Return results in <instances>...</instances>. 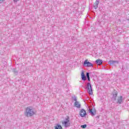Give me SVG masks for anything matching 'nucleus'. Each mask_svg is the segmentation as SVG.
Segmentation results:
<instances>
[{
    "label": "nucleus",
    "mask_w": 129,
    "mask_h": 129,
    "mask_svg": "<svg viewBox=\"0 0 129 129\" xmlns=\"http://www.w3.org/2000/svg\"><path fill=\"white\" fill-rule=\"evenodd\" d=\"M122 102V96H120L117 99V104H121Z\"/></svg>",
    "instance_id": "9d476101"
},
{
    "label": "nucleus",
    "mask_w": 129,
    "mask_h": 129,
    "mask_svg": "<svg viewBox=\"0 0 129 129\" xmlns=\"http://www.w3.org/2000/svg\"><path fill=\"white\" fill-rule=\"evenodd\" d=\"M108 63L109 65L112 66V65H114V64H115V63H116V64H118V61L112 60H109Z\"/></svg>",
    "instance_id": "1a4fd4ad"
},
{
    "label": "nucleus",
    "mask_w": 129,
    "mask_h": 129,
    "mask_svg": "<svg viewBox=\"0 0 129 129\" xmlns=\"http://www.w3.org/2000/svg\"><path fill=\"white\" fill-rule=\"evenodd\" d=\"M74 101H76V102L77 101V97L76 96L74 97Z\"/></svg>",
    "instance_id": "f3484780"
},
{
    "label": "nucleus",
    "mask_w": 129,
    "mask_h": 129,
    "mask_svg": "<svg viewBox=\"0 0 129 129\" xmlns=\"http://www.w3.org/2000/svg\"><path fill=\"white\" fill-rule=\"evenodd\" d=\"M87 127V124H86L81 125V127H82V128H86Z\"/></svg>",
    "instance_id": "dca6fc26"
},
{
    "label": "nucleus",
    "mask_w": 129,
    "mask_h": 129,
    "mask_svg": "<svg viewBox=\"0 0 129 129\" xmlns=\"http://www.w3.org/2000/svg\"><path fill=\"white\" fill-rule=\"evenodd\" d=\"M54 129H63L61 125L57 124L56 126H54Z\"/></svg>",
    "instance_id": "4468645a"
},
{
    "label": "nucleus",
    "mask_w": 129,
    "mask_h": 129,
    "mask_svg": "<svg viewBox=\"0 0 129 129\" xmlns=\"http://www.w3.org/2000/svg\"><path fill=\"white\" fill-rule=\"evenodd\" d=\"M88 110H89V113H90L92 116H93L95 115V114H96V110H95V109H94L93 110L92 109L89 108Z\"/></svg>",
    "instance_id": "423d86ee"
},
{
    "label": "nucleus",
    "mask_w": 129,
    "mask_h": 129,
    "mask_svg": "<svg viewBox=\"0 0 129 129\" xmlns=\"http://www.w3.org/2000/svg\"><path fill=\"white\" fill-rule=\"evenodd\" d=\"M86 75L87 78H88V77H89V73L87 72V73H86Z\"/></svg>",
    "instance_id": "a211bd4d"
},
{
    "label": "nucleus",
    "mask_w": 129,
    "mask_h": 129,
    "mask_svg": "<svg viewBox=\"0 0 129 129\" xmlns=\"http://www.w3.org/2000/svg\"><path fill=\"white\" fill-rule=\"evenodd\" d=\"M75 106H76V107H77L78 108H80V107H81V105L79 104V102L76 101L75 102Z\"/></svg>",
    "instance_id": "ddd939ff"
},
{
    "label": "nucleus",
    "mask_w": 129,
    "mask_h": 129,
    "mask_svg": "<svg viewBox=\"0 0 129 129\" xmlns=\"http://www.w3.org/2000/svg\"><path fill=\"white\" fill-rule=\"evenodd\" d=\"M1 1H2V0H0V2H1ZM3 1H5V0H3Z\"/></svg>",
    "instance_id": "4be33fe9"
},
{
    "label": "nucleus",
    "mask_w": 129,
    "mask_h": 129,
    "mask_svg": "<svg viewBox=\"0 0 129 129\" xmlns=\"http://www.w3.org/2000/svg\"><path fill=\"white\" fill-rule=\"evenodd\" d=\"M112 99L114 101L116 100V97H117V91L116 90H114L112 92Z\"/></svg>",
    "instance_id": "0eeeda50"
},
{
    "label": "nucleus",
    "mask_w": 129,
    "mask_h": 129,
    "mask_svg": "<svg viewBox=\"0 0 129 129\" xmlns=\"http://www.w3.org/2000/svg\"><path fill=\"white\" fill-rule=\"evenodd\" d=\"M102 59H97L95 61L96 64H97V65H102L103 63Z\"/></svg>",
    "instance_id": "f8f14e48"
},
{
    "label": "nucleus",
    "mask_w": 129,
    "mask_h": 129,
    "mask_svg": "<svg viewBox=\"0 0 129 129\" xmlns=\"http://www.w3.org/2000/svg\"><path fill=\"white\" fill-rule=\"evenodd\" d=\"M61 123L66 128L70 127L71 126V123H70V118H69V116L66 118L64 120L62 121Z\"/></svg>",
    "instance_id": "f03ea898"
},
{
    "label": "nucleus",
    "mask_w": 129,
    "mask_h": 129,
    "mask_svg": "<svg viewBox=\"0 0 129 129\" xmlns=\"http://www.w3.org/2000/svg\"><path fill=\"white\" fill-rule=\"evenodd\" d=\"M83 66H84V67H93V64L89 62L88 59H86L83 62Z\"/></svg>",
    "instance_id": "20e7f679"
},
{
    "label": "nucleus",
    "mask_w": 129,
    "mask_h": 129,
    "mask_svg": "<svg viewBox=\"0 0 129 129\" xmlns=\"http://www.w3.org/2000/svg\"><path fill=\"white\" fill-rule=\"evenodd\" d=\"M97 117H98V118H99V116H97Z\"/></svg>",
    "instance_id": "412c9836"
},
{
    "label": "nucleus",
    "mask_w": 129,
    "mask_h": 129,
    "mask_svg": "<svg viewBox=\"0 0 129 129\" xmlns=\"http://www.w3.org/2000/svg\"><path fill=\"white\" fill-rule=\"evenodd\" d=\"M81 76L82 80H83V81H85V80H86V76H85V74H84V72L83 71H82L81 73Z\"/></svg>",
    "instance_id": "6e6552de"
},
{
    "label": "nucleus",
    "mask_w": 129,
    "mask_h": 129,
    "mask_svg": "<svg viewBox=\"0 0 129 129\" xmlns=\"http://www.w3.org/2000/svg\"><path fill=\"white\" fill-rule=\"evenodd\" d=\"M24 114L27 117L33 116L35 114V110L32 107H27L24 111Z\"/></svg>",
    "instance_id": "f257e3e1"
},
{
    "label": "nucleus",
    "mask_w": 129,
    "mask_h": 129,
    "mask_svg": "<svg viewBox=\"0 0 129 129\" xmlns=\"http://www.w3.org/2000/svg\"><path fill=\"white\" fill-rule=\"evenodd\" d=\"M80 115L81 117H85V116H86V115L87 114L86 113V111L84 109H82L80 111Z\"/></svg>",
    "instance_id": "39448f33"
},
{
    "label": "nucleus",
    "mask_w": 129,
    "mask_h": 129,
    "mask_svg": "<svg viewBox=\"0 0 129 129\" xmlns=\"http://www.w3.org/2000/svg\"><path fill=\"white\" fill-rule=\"evenodd\" d=\"M12 71L13 73H14L15 75H18L19 72L18 71V70H17V69L13 68Z\"/></svg>",
    "instance_id": "2eb2a0df"
},
{
    "label": "nucleus",
    "mask_w": 129,
    "mask_h": 129,
    "mask_svg": "<svg viewBox=\"0 0 129 129\" xmlns=\"http://www.w3.org/2000/svg\"><path fill=\"white\" fill-rule=\"evenodd\" d=\"M85 89L87 90V91L88 92L89 94L90 95H92L93 94V92H92V86L90 82H88L87 83Z\"/></svg>",
    "instance_id": "7ed1b4c3"
},
{
    "label": "nucleus",
    "mask_w": 129,
    "mask_h": 129,
    "mask_svg": "<svg viewBox=\"0 0 129 129\" xmlns=\"http://www.w3.org/2000/svg\"><path fill=\"white\" fill-rule=\"evenodd\" d=\"M17 1H19V0H14V2H17Z\"/></svg>",
    "instance_id": "aec40b11"
},
{
    "label": "nucleus",
    "mask_w": 129,
    "mask_h": 129,
    "mask_svg": "<svg viewBox=\"0 0 129 129\" xmlns=\"http://www.w3.org/2000/svg\"><path fill=\"white\" fill-rule=\"evenodd\" d=\"M99 4V0H96V3L94 4V8L95 10H97L98 8V4Z\"/></svg>",
    "instance_id": "9b49d317"
},
{
    "label": "nucleus",
    "mask_w": 129,
    "mask_h": 129,
    "mask_svg": "<svg viewBox=\"0 0 129 129\" xmlns=\"http://www.w3.org/2000/svg\"><path fill=\"white\" fill-rule=\"evenodd\" d=\"M88 79V81L90 82V77H89L88 78H87Z\"/></svg>",
    "instance_id": "6ab92c4d"
}]
</instances>
